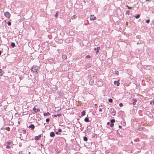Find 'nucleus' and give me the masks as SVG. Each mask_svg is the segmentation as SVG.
<instances>
[{"instance_id": "obj_17", "label": "nucleus", "mask_w": 154, "mask_h": 154, "mask_svg": "<svg viewBox=\"0 0 154 154\" xmlns=\"http://www.w3.org/2000/svg\"><path fill=\"white\" fill-rule=\"evenodd\" d=\"M62 58L63 59H66L67 58V56L65 55H63L62 56Z\"/></svg>"}, {"instance_id": "obj_54", "label": "nucleus", "mask_w": 154, "mask_h": 154, "mask_svg": "<svg viewBox=\"0 0 154 154\" xmlns=\"http://www.w3.org/2000/svg\"><path fill=\"white\" fill-rule=\"evenodd\" d=\"M31 153V152H29V154H30Z\"/></svg>"}, {"instance_id": "obj_43", "label": "nucleus", "mask_w": 154, "mask_h": 154, "mask_svg": "<svg viewBox=\"0 0 154 154\" xmlns=\"http://www.w3.org/2000/svg\"><path fill=\"white\" fill-rule=\"evenodd\" d=\"M55 134H58V132H57L55 133Z\"/></svg>"}, {"instance_id": "obj_14", "label": "nucleus", "mask_w": 154, "mask_h": 154, "mask_svg": "<svg viewBox=\"0 0 154 154\" xmlns=\"http://www.w3.org/2000/svg\"><path fill=\"white\" fill-rule=\"evenodd\" d=\"M84 121L86 122H89V119L87 117H86L85 118Z\"/></svg>"}, {"instance_id": "obj_25", "label": "nucleus", "mask_w": 154, "mask_h": 154, "mask_svg": "<svg viewBox=\"0 0 154 154\" xmlns=\"http://www.w3.org/2000/svg\"><path fill=\"white\" fill-rule=\"evenodd\" d=\"M5 129L7 130H8V131H9L10 130V128L9 127H8L6 128H5Z\"/></svg>"}, {"instance_id": "obj_22", "label": "nucleus", "mask_w": 154, "mask_h": 154, "mask_svg": "<svg viewBox=\"0 0 154 154\" xmlns=\"http://www.w3.org/2000/svg\"><path fill=\"white\" fill-rule=\"evenodd\" d=\"M11 45L12 47L14 48L15 46V44L14 42L11 43Z\"/></svg>"}, {"instance_id": "obj_9", "label": "nucleus", "mask_w": 154, "mask_h": 154, "mask_svg": "<svg viewBox=\"0 0 154 154\" xmlns=\"http://www.w3.org/2000/svg\"><path fill=\"white\" fill-rule=\"evenodd\" d=\"M55 136V134L53 132H51L50 134V136L51 137H54Z\"/></svg>"}, {"instance_id": "obj_48", "label": "nucleus", "mask_w": 154, "mask_h": 154, "mask_svg": "<svg viewBox=\"0 0 154 154\" xmlns=\"http://www.w3.org/2000/svg\"><path fill=\"white\" fill-rule=\"evenodd\" d=\"M126 13H129V11H127Z\"/></svg>"}, {"instance_id": "obj_30", "label": "nucleus", "mask_w": 154, "mask_h": 154, "mask_svg": "<svg viewBox=\"0 0 154 154\" xmlns=\"http://www.w3.org/2000/svg\"><path fill=\"white\" fill-rule=\"evenodd\" d=\"M22 133L24 134H25L26 133V131L25 130H22Z\"/></svg>"}, {"instance_id": "obj_6", "label": "nucleus", "mask_w": 154, "mask_h": 154, "mask_svg": "<svg viewBox=\"0 0 154 154\" xmlns=\"http://www.w3.org/2000/svg\"><path fill=\"white\" fill-rule=\"evenodd\" d=\"M89 84L90 85H93L94 83V81L92 79H90L89 81Z\"/></svg>"}, {"instance_id": "obj_40", "label": "nucleus", "mask_w": 154, "mask_h": 154, "mask_svg": "<svg viewBox=\"0 0 154 154\" xmlns=\"http://www.w3.org/2000/svg\"><path fill=\"white\" fill-rule=\"evenodd\" d=\"M99 52V51L98 50H97L96 51V53L97 54L98 53V52Z\"/></svg>"}, {"instance_id": "obj_42", "label": "nucleus", "mask_w": 154, "mask_h": 154, "mask_svg": "<svg viewBox=\"0 0 154 154\" xmlns=\"http://www.w3.org/2000/svg\"><path fill=\"white\" fill-rule=\"evenodd\" d=\"M57 116V115H56V114H55L54 115V117H56Z\"/></svg>"}, {"instance_id": "obj_11", "label": "nucleus", "mask_w": 154, "mask_h": 154, "mask_svg": "<svg viewBox=\"0 0 154 154\" xmlns=\"http://www.w3.org/2000/svg\"><path fill=\"white\" fill-rule=\"evenodd\" d=\"M114 83L115 85H116L117 86H119L120 84V83L119 82V81H115L114 82Z\"/></svg>"}, {"instance_id": "obj_16", "label": "nucleus", "mask_w": 154, "mask_h": 154, "mask_svg": "<svg viewBox=\"0 0 154 154\" xmlns=\"http://www.w3.org/2000/svg\"><path fill=\"white\" fill-rule=\"evenodd\" d=\"M50 114L49 112H48L47 113H44V116H49Z\"/></svg>"}, {"instance_id": "obj_29", "label": "nucleus", "mask_w": 154, "mask_h": 154, "mask_svg": "<svg viewBox=\"0 0 154 154\" xmlns=\"http://www.w3.org/2000/svg\"><path fill=\"white\" fill-rule=\"evenodd\" d=\"M114 125V124H113V123H111V124H110V126L112 127H113Z\"/></svg>"}, {"instance_id": "obj_51", "label": "nucleus", "mask_w": 154, "mask_h": 154, "mask_svg": "<svg viewBox=\"0 0 154 154\" xmlns=\"http://www.w3.org/2000/svg\"><path fill=\"white\" fill-rule=\"evenodd\" d=\"M146 1H150V0H146Z\"/></svg>"}, {"instance_id": "obj_49", "label": "nucleus", "mask_w": 154, "mask_h": 154, "mask_svg": "<svg viewBox=\"0 0 154 154\" xmlns=\"http://www.w3.org/2000/svg\"><path fill=\"white\" fill-rule=\"evenodd\" d=\"M1 53H2V52L1 51H0V55H1Z\"/></svg>"}, {"instance_id": "obj_47", "label": "nucleus", "mask_w": 154, "mask_h": 154, "mask_svg": "<svg viewBox=\"0 0 154 154\" xmlns=\"http://www.w3.org/2000/svg\"><path fill=\"white\" fill-rule=\"evenodd\" d=\"M19 78L20 79V80H21L22 79V78L20 77Z\"/></svg>"}, {"instance_id": "obj_1", "label": "nucleus", "mask_w": 154, "mask_h": 154, "mask_svg": "<svg viewBox=\"0 0 154 154\" xmlns=\"http://www.w3.org/2000/svg\"><path fill=\"white\" fill-rule=\"evenodd\" d=\"M39 67L37 66L33 65L31 68V70L32 72L35 73H37L39 71Z\"/></svg>"}, {"instance_id": "obj_4", "label": "nucleus", "mask_w": 154, "mask_h": 154, "mask_svg": "<svg viewBox=\"0 0 154 154\" xmlns=\"http://www.w3.org/2000/svg\"><path fill=\"white\" fill-rule=\"evenodd\" d=\"M41 136V134H39L38 136H36L35 137L34 139L36 140H38L40 139Z\"/></svg>"}, {"instance_id": "obj_50", "label": "nucleus", "mask_w": 154, "mask_h": 154, "mask_svg": "<svg viewBox=\"0 0 154 154\" xmlns=\"http://www.w3.org/2000/svg\"><path fill=\"white\" fill-rule=\"evenodd\" d=\"M102 106V104H101V105L99 107H100V106Z\"/></svg>"}, {"instance_id": "obj_41", "label": "nucleus", "mask_w": 154, "mask_h": 154, "mask_svg": "<svg viewBox=\"0 0 154 154\" xmlns=\"http://www.w3.org/2000/svg\"><path fill=\"white\" fill-rule=\"evenodd\" d=\"M119 127L120 128H122V126H120V125H119Z\"/></svg>"}, {"instance_id": "obj_5", "label": "nucleus", "mask_w": 154, "mask_h": 154, "mask_svg": "<svg viewBox=\"0 0 154 154\" xmlns=\"http://www.w3.org/2000/svg\"><path fill=\"white\" fill-rule=\"evenodd\" d=\"M33 110L34 111V112L35 113H37L38 112H39L40 111V109H37L36 108L34 107L33 109Z\"/></svg>"}, {"instance_id": "obj_3", "label": "nucleus", "mask_w": 154, "mask_h": 154, "mask_svg": "<svg viewBox=\"0 0 154 154\" xmlns=\"http://www.w3.org/2000/svg\"><path fill=\"white\" fill-rule=\"evenodd\" d=\"M4 14L5 16L8 18H9L10 17L11 14L8 12H5Z\"/></svg>"}, {"instance_id": "obj_28", "label": "nucleus", "mask_w": 154, "mask_h": 154, "mask_svg": "<svg viewBox=\"0 0 154 154\" xmlns=\"http://www.w3.org/2000/svg\"><path fill=\"white\" fill-rule=\"evenodd\" d=\"M50 121V119L47 118L46 119V121L47 122H48Z\"/></svg>"}, {"instance_id": "obj_36", "label": "nucleus", "mask_w": 154, "mask_h": 154, "mask_svg": "<svg viewBox=\"0 0 154 154\" xmlns=\"http://www.w3.org/2000/svg\"><path fill=\"white\" fill-rule=\"evenodd\" d=\"M62 131V130L61 129H59V130H58V132H61Z\"/></svg>"}, {"instance_id": "obj_2", "label": "nucleus", "mask_w": 154, "mask_h": 154, "mask_svg": "<svg viewBox=\"0 0 154 154\" xmlns=\"http://www.w3.org/2000/svg\"><path fill=\"white\" fill-rule=\"evenodd\" d=\"M109 111L112 115L114 116L116 114V111L113 108L110 109Z\"/></svg>"}, {"instance_id": "obj_21", "label": "nucleus", "mask_w": 154, "mask_h": 154, "mask_svg": "<svg viewBox=\"0 0 154 154\" xmlns=\"http://www.w3.org/2000/svg\"><path fill=\"white\" fill-rule=\"evenodd\" d=\"M83 140L85 141H87L88 140V138L86 137H83Z\"/></svg>"}, {"instance_id": "obj_46", "label": "nucleus", "mask_w": 154, "mask_h": 154, "mask_svg": "<svg viewBox=\"0 0 154 154\" xmlns=\"http://www.w3.org/2000/svg\"><path fill=\"white\" fill-rule=\"evenodd\" d=\"M97 49V48H95L94 49V50H96Z\"/></svg>"}, {"instance_id": "obj_39", "label": "nucleus", "mask_w": 154, "mask_h": 154, "mask_svg": "<svg viewBox=\"0 0 154 154\" xmlns=\"http://www.w3.org/2000/svg\"><path fill=\"white\" fill-rule=\"evenodd\" d=\"M97 48L98 50H99L100 49V47H97Z\"/></svg>"}, {"instance_id": "obj_13", "label": "nucleus", "mask_w": 154, "mask_h": 154, "mask_svg": "<svg viewBox=\"0 0 154 154\" xmlns=\"http://www.w3.org/2000/svg\"><path fill=\"white\" fill-rule=\"evenodd\" d=\"M97 85L99 86H101L103 85L102 82H98Z\"/></svg>"}, {"instance_id": "obj_26", "label": "nucleus", "mask_w": 154, "mask_h": 154, "mask_svg": "<svg viewBox=\"0 0 154 154\" xmlns=\"http://www.w3.org/2000/svg\"><path fill=\"white\" fill-rule=\"evenodd\" d=\"M7 24H8V25L10 26H11V22H8V23H7Z\"/></svg>"}, {"instance_id": "obj_19", "label": "nucleus", "mask_w": 154, "mask_h": 154, "mask_svg": "<svg viewBox=\"0 0 154 154\" xmlns=\"http://www.w3.org/2000/svg\"><path fill=\"white\" fill-rule=\"evenodd\" d=\"M133 100L134 101L133 102V104L135 105L136 104L135 102L137 101V100L136 99H134Z\"/></svg>"}, {"instance_id": "obj_34", "label": "nucleus", "mask_w": 154, "mask_h": 154, "mask_svg": "<svg viewBox=\"0 0 154 154\" xmlns=\"http://www.w3.org/2000/svg\"><path fill=\"white\" fill-rule=\"evenodd\" d=\"M87 67H88V68H89L90 67V64H88L86 65Z\"/></svg>"}, {"instance_id": "obj_35", "label": "nucleus", "mask_w": 154, "mask_h": 154, "mask_svg": "<svg viewBox=\"0 0 154 154\" xmlns=\"http://www.w3.org/2000/svg\"><path fill=\"white\" fill-rule=\"evenodd\" d=\"M57 115V116H58L59 117H60V116H61L62 115V114H58Z\"/></svg>"}, {"instance_id": "obj_24", "label": "nucleus", "mask_w": 154, "mask_h": 154, "mask_svg": "<svg viewBox=\"0 0 154 154\" xmlns=\"http://www.w3.org/2000/svg\"><path fill=\"white\" fill-rule=\"evenodd\" d=\"M108 101L110 103H112L113 101V100L112 99L110 98L109 99Z\"/></svg>"}, {"instance_id": "obj_18", "label": "nucleus", "mask_w": 154, "mask_h": 154, "mask_svg": "<svg viewBox=\"0 0 154 154\" xmlns=\"http://www.w3.org/2000/svg\"><path fill=\"white\" fill-rule=\"evenodd\" d=\"M58 15V11L56 12V14H55V17L56 18H57Z\"/></svg>"}, {"instance_id": "obj_15", "label": "nucleus", "mask_w": 154, "mask_h": 154, "mask_svg": "<svg viewBox=\"0 0 154 154\" xmlns=\"http://www.w3.org/2000/svg\"><path fill=\"white\" fill-rule=\"evenodd\" d=\"M140 16V15L139 14H138L136 16H134L133 17H135L136 19H138L139 18Z\"/></svg>"}, {"instance_id": "obj_20", "label": "nucleus", "mask_w": 154, "mask_h": 154, "mask_svg": "<svg viewBox=\"0 0 154 154\" xmlns=\"http://www.w3.org/2000/svg\"><path fill=\"white\" fill-rule=\"evenodd\" d=\"M85 111H83L81 112V116H83L85 115Z\"/></svg>"}, {"instance_id": "obj_27", "label": "nucleus", "mask_w": 154, "mask_h": 154, "mask_svg": "<svg viewBox=\"0 0 154 154\" xmlns=\"http://www.w3.org/2000/svg\"><path fill=\"white\" fill-rule=\"evenodd\" d=\"M90 57H91L89 55H87L85 57L86 58H90Z\"/></svg>"}, {"instance_id": "obj_23", "label": "nucleus", "mask_w": 154, "mask_h": 154, "mask_svg": "<svg viewBox=\"0 0 154 154\" xmlns=\"http://www.w3.org/2000/svg\"><path fill=\"white\" fill-rule=\"evenodd\" d=\"M115 120L114 119H112L110 120V122L111 123H113L115 122Z\"/></svg>"}, {"instance_id": "obj_12", "label": "nucleus", "mask_w": 154, "mask_h": 154, "mask_svg": "<svg viewBox=\"0 0 154 154\" xmlns=\"http://www.w3.org/2000/svg\"><path fill=\"white\" fill-rule=\"evenodd\" d=\"M4 72L2 71V69H0V76H2L4 74Z\"/></svg>"}, {"instance_id": "obj_33", "label": "nucleus", "mask_w": 154, "mask_h": 154, "mask_svg": "<svg viewBox=\"0 0 154 154\" xmlns=\"http://www.w3.org/2000/svg\"><path fill=\"white\" fill-rule=\"evenodd\" d=\"M119 106L120 107H122L123 106V104L122 103H120Z\"/></svg>"}, {"instance_id": "obj_37", "label": "nucleus", "mask_w": 154, "mask_h": 154, "mask_svg": "<svg viewBox=\"0 0 154 154\" xmlns=\"http://www.w3.org/2000/svg\"><path fill=\"white\" fill-rule=\"evenodd\" d=\"M99 111L100 112H101L102 111V109L101 108H100L99 109Z\"/></svg>"}, {"instance_id": "obj_52", "label": "nucleus", "mask_w": 154, "mask_h": 154, "mask_svg": "<svg viewBox=\"0 0 154 154\" xmlns=\"http://www.w3.org/2000/svg\"><path fill=\"white\" fill-rule=\"evenodd\" d=\"M82 125L80 124V127H82Z\"/></svg>"}, {"instance_id": "obj_44", "label": "nucleus", "mask_w": 154, "mask_h": 154, "mask_svg": "<svg viewBox=\"0 0 154 154\" xmlns=\"http://www.w3.org/2000/svg\"><path fill=\"white\" fill-rule=\"evenodd\" d=\"M152 102H153V104H154V100L153 101H151V102H150V103H152Z\"/></svg>"}, {"instance_id": "obj_53", "label": "nucleus", "mask_w": 154, "mask_h": 154, "mask_svg": "<svg viewBox=\"0 0 154 154\" xmlns=\"http://www.w3.org/2000/svg\"><path fill=\"white\" fill-rule=\"evenodd\" d=\"M131 143H132H132H133V142L132 141H131Z\"/></svg>"}, {"instance_id": "obj_10", "label": "nucleus", "mask_w": 154, "mask_h": 154, "mask_svg": "<svg viewBox=\"0 0 154 154\" xmlns=\"http://www.w3.org/2000/svg\"><path fill=\"white\" fill-rule=\"evenodd\" d=\"M96 19V17L94 16V15H91V17L90 18V20H94Z\"/></svg>"}, {"instance_id": "obj_45", "label": "nucleus", "mask_w": 154, "mask_h": 154, "mask_svg": "<svg viewBox=\"0 0 154 154\" xmlns=\"http://www.w3.org/2000/svg\"><path fill=\"white\" fill-rule=\"evenodd\" d=\"M109 124H110V122H108L107 123V125H109Z\"/></svg>"}, {"instance_id": "obj_32", "label": "nucleus", "mask_w": 154, "mask_h": 154, "mask_svg": "<svg viewBox=\"0 0 154 154\" xmlns=\"http://www.w3.org/2000/svg\"><path fill=\"white\" fill-rule=\"evenodd\" d=\"M149 21H150V20H149L148 19V20H146V22L147 23H148L149 22Z\"/></svg>"}, {"instance_id": "obj_7", "label": "nucleus", "mask_w": 154, "mask_h": 154, "mask_svg": "<svg viewBox=\"0 0 154 154\" xmlns=\"http://www.w3.org/2000/svg\"><path fill=\"white\" fill-rule=\"evenodd\" d=\"M35 128V126L33 124H31L29 126V128H31L32 130H33Z\"/></svg>"}, {"instance_id": "obj_8", "label": "nucleus", "mask_w": 154, "mask_h": 154, "mask_svg": "<svg viewBox=\"0 0 154 154\" xmlns=\"http://www.w3.org/2000/svg\"><path fill=\"white\" fill-rule=\"evenodd\" d=\"M7 143L8 145L6 146V148L8 149L10 148V145L11 144V142H10L9 141H7Z\"/></svg>"}, {"instance_id": "obj_55", "label": "nucleus", "mask_w": 154, "mask_h": 154, "mask_svg": "<svg viewBox=\"0 0 154 154\" xmlns=\"http://www.w3.org/2000/svg\"><path fill=\"white\" fill-rule=\"evenodd\" d=\"M137 44L138 45V42H137Z\"/></svg>"}, {"instance_id": "obj_38", "label": "nucleus", "mask_w": 154, "mask_h": 154, "mask_svg": "<svg viewBox=\"0 0 154 154\" xmlns=\"http://www.w3.org/2000/svg\"><path fill=\"white\" fill-rule=\"evenodd\" d=\"M127 7L128 8V9H131V7H130L129 6H127Z\"/></svg>"}, {"instance_id": "obj_31", "label": "nucleus", "mask_w": 154, "mask_h": 154, "mask_svg": "<svg viewBox=\"0 0 154 154\" xmlns=\"http://www.w3.org/2000/svg\"><path fill=\"white\" fill-rule=\"evenodd\" d=\"M119 72L118 71H115V74L118 75L119 74Z\"/></svg>"}]
</instances>
